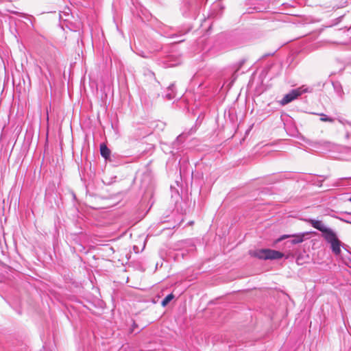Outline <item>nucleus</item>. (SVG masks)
Wrapping results in <instances>:
<instances>
[{"label":"nucleus","instance_id":"nucleus-13","mask_svg":"<svg viewBox=\"0 0 351 351\" xmlns=\"http://www.w3.org/2000/svg\"><path fill=\"white\" fill-rule=\"evenodd\" d=\"M243 62H240V66H241V65L243 64Z\"/></svg>","mask_w":351,"mask_h":351},{"label":"nucleus","instance_id":"nucleus-14","mask_svg":"<svg viewBox=\"0 0 351 351\" xmlns=\"http://www.w3.org/2000/svg\"><path fill=\"white\" fill-rule=\"evenodd\" d=\"M350 201L351 202V197L350 198Z\"/></svg>","mask_w":351,"mask_h":351},{"label":"nucleus","instance_id":"nucleus-1","mask_svg":"<svg viewBox=\"0 0 351 351\" xmlns=\"http://www.w3.org/2000/svg\"><path fill=\"white\" fill-rule=\"evenodd\" d=\"M306 92H308V88H304V86L293 89L283 97V98L280 101V104L282 105H286L291 102L294 99H297L303 93Z\"/></svg>","mask_w":351,"mask_h":351},{"label":"nucleus","instance_id":"nucleus-10","mask_svg":"<svg viewBox=\"0 0 351 351\" xmlns=\"http://www.w3.org/2000/svg\"><path fill=\"white\" fill-rule=\"evenodd\" d=\"M303 241V235H298V236H296L295 237V238L291 240V243L292 244H298V243H300Z\"/></svg>","mask_w":351,"mask_h":351},{"label":"nucleus","instance_id":"nucleus-7","mask_svg":"<svg viewBox=\"0 0 351 351\" xmlns=\"http://www.w3.org/2000/svg\"><path fill=\"white\" fill-rule=\"evenodd\" d=\"M250 254L252 256L257 257L260 259L263 258V250H250Z\"/></svg>","mask_w":351,"mask_h":351},{"label":"nucleus","instance_id":"nucleus-3","mask_svg":"<svg viewBox=\"0 0 351 351\" xmlns=\"http://www.w3.org/2000/svg\"><path fill=\"white\" fill-rule=\"evenodd\" d=\"M306 221L310 223L314 228L322 232L323 233L324 238L334 232L332 229L327 228L322 221L316 220L314 219H309L306 220Z\"/></svg>","mask_w":351,"mask_h":351},{"label":"nucleus","instance_id":"nucleus-4","mask_svg":"<svg viewBox=\"0 0 351 351\" xmlns=\"http://www.w3.org/2000/svg\"><path fill=\"white\" fill-rule=\"evenodd\" d=\"M284 256V254L274 250L265 249V260H278Z\"/></svg>","mask_w":351,"mask_h":351},{"label":"nucleus","instance_id":"nucleus-5","mask_svg":"<svg viewBox=\"0 0 351 351\" xmlns=\"http://www.w3.org/2000/svg\"><path fill=\"white\" fill-rule=\"evenodd\" d=\"M110 153V149L104 143L100 145V154L106 160H111Z\"/></svg>","mask_w":351,"mask_h":351},{"label":"nucleus","instance_id":"nucleus-6","mask_svg":"<svg viewBox=\"0 0 351 351\" xmlns=\"http://www.w3.org/2000/svg\"><path fill=\"white\" fill-rule=\"evenodd\" d=\"M174 88H175L174 84H171L168 87L167 93L165 94V98L167 99L168 100H171L175 97L176 93L174 91Z\"/></svg>","mask_w":351,"mask_h":351},{"label":"nucleus","instance_id":"nucleus-8","mask_svg":"<svg viewBox=\"0 0 351 351\" xmlns=\"http://www.w3.org/2000/svg\"><path fill=\"white\" fill-rule=\"evenodd\" d=\"M174 298L172 293L167 295L162 301L161 304L162 306H167Z\"/></svg>","mask_w":351,"mask_h":351},{"label":"nucleus","instance_id":"nucleus-15","mask_svg":"<svg viewBox=\"0 0 351 351\" xmlns=\"http://www.w3.org/2000/svg\"><path fill=\"white\" fill-rule=\"evenodd\" d=\"M349 215H351V213H348Z\"/></svg>","mask_w":351,"mask_h":351},{"label":"nucleus","instance_id":"nucleus-12","mask_svg":"<svg viewBox=\"0 0 351 351\" xmlns=\"http://www.w3.org/2000/svg\"><path fill=\"white\" fill-rule=\"evenodd\" d=\"M343 221L346 223H351V221H348V219H343Z\"/></svg>","mask_w":351,"mask_h":351},{"label":"nucleus","instance_id":"nucleus-11","mask_svg":"<svg viewBox=\"0 0 351 351\" xmlns=\"http://www.w3.org/2000/svg\"><path fill=\"white\" fill-rule=\"evenodd\" d=\"M291 236L290 235H288V234H285V235H282L280 239H278V241H282L285 239H287V238H289Z\"/></svg>","mask_w":351,"mask_h":351},{"label":"nucleus","instance_id":"nucleus-9","mask_svg":"<svg viewBox=\"0 0 351 351\" xmlns=\"http://www.w3.org/2000/svg\"><path fill=\"white\" fill-rule=\"evenodd\" d=\"M319 116H320V120L323 122H330V123H332L335 119L332 117H328L327 115L322 113V114H319Z\"/></svg>","mask_w":351,"mask_h":351},{"label":"nucleus","instance_id":"nucleus-2","mask_svg":"<svg viewBox=\"0 0 351 351\" xmlns=\"http://www.w3.org/2000/svg\"><path fill=\"white\" fill-rule=\"evenodd\" d=\"M324 239L330 244L332 252L336 255L341 254V241L338 239L335 232L325 237Z\"/></svg>","mask_w":351,"mask_h":351}]
</instances>
